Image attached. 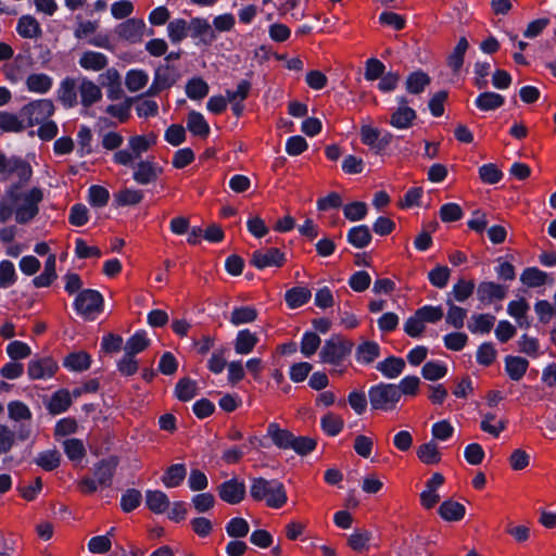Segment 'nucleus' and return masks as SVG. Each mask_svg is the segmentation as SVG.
I'll use <instances>...</instances> for the list:
<instances>
[{"label": "nucleus", "mask_w": 556, "mask_h": 556, "mask_svg": "<svg viewBox=\"0 0 556 556\" xmlns=\"http://www.w3.org/2000/svg\"><path fill=\"white\" fill-rule=\"evenodd\" d=\"M65 455L73 463L79 464L86 456V447L84 442L79 439L71 438L63 442Z\"/></svg>", "instance_id": "obj_48"}, {"label": "nucleus", "mask_w": 556, "mask_h": 556, "mask_svg": "<svg viewBox=\"0 0 556 556\" xmlns=\"http://www.w3.org/2000/svg\"><path fill=\"white\" fill-rule=\"evenodd\" d=\"M430 84L429 76L424 72H414L406 79V90L409 93L418 94Z\"/></svg>", "instance_id": "obj_57"}, {"label": "nucleus", "mask_w": 556, "mask_h": 556, "mask_svg": "<svg viewBox=\"0 0 556 556\" xmlns=\"http://www.w3.org/2000/svg\"><path fill=\"white\" fill-rule=\"evenodd\" d=\"M72 404V397L67 390L61 389L51 396L48 409L50 413L58 415L64 413Z\"/></svg>", "instance_id": "obj_47"}, {"label": "nucleus", "mask_w": 556, "mask_h": 556, "mask_svg": "<svg viewBox=\"0 0 556 556\" xmlns=\"http://www.w3.org/2000/svg\"><path fill=\"white\" fill-rule=\"evenodd\" d=\"M506 425L507 421L505 419H496L495 414L485 413L482 416L480 428L482 431L497 438L506 429Z\"/></svg>", "instance_id": "obj_46"}, {"label": "nucleus", "mask_w": 556, "mask_h": 556, "mask_svg": "<svg viewBox=\"0 0 556 556\" xmlns=\"http://www.w3.org/2000/svg\"><path fill=\"white\" fill-rule=\"evenodd\" d=\"M31 65L29 56L24 54H17L14 60L2 66V72L7 80L12 84L21 81Z\"/></svg>", "instance_id": "obj_14"}, {"label": "nucleus", "mask_w": 556, "mask_h": 556, "mask_svg": "<svg viewBox=\"0 0 556 556\" xmlns=\"http://www.w3.org/2000/svg\"><path fill=\"white\" fill-rule=\"evenodd\" d=\"M78 92L80 98V103L85 108H89L92 104L97 103L102 98V91L100 86L88 78H83L78 85Z\"/></svg>", "instance_id": "obj_18"}, {"label": "nucleus", "mask_w": 556, "mask_h": 556, "mask_svg": "<svg viewBox=\"0 0 556 556\" xmlns=\"http://www.w3.org/2000/svg\"><path fill=\"white\" fill-rule=\"evenodd\" d=\"M187 129L194 136L206 137L210 134V126L204 116L197 111H191L187 117Z\"/></svg>", "instance_id": "obj_41"}, {"label": "nucleus", "mask_w": 556, "mask_h": 556, "mask_svg": "<svg viewBox=\"0 0 556 556\" xmlns=\"http://www.w3.org/2000/svg\"><path fill=\"white\" fill-rule=\"evenodd\" d=\"M495 317L491 314H475L468 323V329L472 333H489L493 328Z\"/></svg>", "instance_id": "obj_42"}, {"label": "nucleus", "mask_w": 556, "mask_h": 556, "mask_svg": "<svg viewBox=\"0 0 556 556\" xmlns=\"http://www.w3.org/2000/svg\"><path fill=\"white\" fill-rule=\"evenodd\" d=\"M187 469L184 464H174L169 466L162 477L163 484L168 488H177L185 480Z\"/></svg>", "instance_id": "obj_36"}, {"label": "nucleus", "mask_w": 556, "mask_h": 556, "mask_svg": "<svg viewBox=\"0 0 556 556\" xmlns=\"http://www.w3.org/2000/svg\"><path fill=\"white\" fill-rule=\"evenodd\" d=\"M25 84L29 92L45 94L52 88L53 79L45 73H36L28 75Z\"/></svg>", "instance_id": "obj_24"}, {"label": "nucleus", "mask_w": 556, "mask_h": 556, "mask_svg": "<svg viewBox=\"0 0 556 556\" xmlns=\"http://www.w3.org/2000/svg\"><path fill=\"white\" fill-rule=\"evenodd\" d=\"M346 239L353 247L363 249L370 243L371 235L366 225H359L349 230Z\"/></svg>", "instance_id": "obj_43"}, {"label": "nucleus", "mask_w": 556, "mask_h": 556, "mask_svg": "<svg viewBox=\"0 0 556 556\" xmlns=\"http://www.w3.org/2000/svg\"><path fill=\"white\" fill-rule=\"evenodd\" d=\"M257 342L258 338L254 332L249 329L239 330L233 341L235 352L238 355H248L254 350Z\"/></svg>", "instance_id": "obj_23"}, {"label": "nucleus", "mask_w": 556, "mask_h": 556, "mask_svg": "<svg viewBox=\"0 0 556 556\" xmlns=\"http://www.w3.org/2000/svg\"><path fill=\"white\" fill-rule=\"evenodd\" d=\"M320 428L325 434L337 437L344 428V419L333 412H328L320 418Z\"/></svg>", "instance_id": "obj_31"}, {"label": "nucleus", "mask_w": 556, "mask_h": 556, "mask_svg": "<svg viewBox=\"0 0 556 556\" xmlns=\"http://www.w3.org/2000/svg\"><path fill=\"white\" fill-rule=\"evenodd\" d=\"M198 392L197 381L189 378L180 379L175 387V395L179 401L188 402L192 400Z\"/></svg>", "instance_id": "obj_54"}, {"label": "nucleus", "mask_w": 556, "mask_h": 556, "mask_svg": "<svg viewBox=\"0 0 556 556\" xmlns=\"http://www.w3.org/2000/svg\"><path fill=\"white\" fill-rule=\"evenodd\" d=\"M377 370L388 379L397 378L405 368V362L401 357L390 356L377 364Z\"/></svg>", "instance_id": "obj_26"}, {"label": "nucleus", "mask_w": 556, "mask_h": 556, "mask_svg": "<svg viewBox=\"0 0 556 556\" xmlns=\"http://www.w3.org/2000/svg\"><path fill=\"white\" fill-rule=\"evenodd\" d=\"M35 463L42 469L51 471L60 465V454L55 450L41 452L35 458Z\"/></svg>", "instance_id": "obj_60"}, {"label": "nucleus", "mask_w": 556, "mask_h": 556, "mask_svg": "<svg viewBox=\"0 0 556 556\" xmlns=\"http://www.w3.org/2000/svg\"><path fill=\"white\" fill-rule=\"evenodd\" d=\"M208 85L201 77H193L186 84V93L191 100H201L208 93Z\"/></svg>", "instance_id": "obj_55"}, {"label": "nucleus", "mask_w": 556, "mask_h": 556, "mask_svg": "<svg viewBox=\"0 0 556 556\" xmlns=\"http://www.w3.org/2000/svg\"><path fill=\"white\" fill-rule=\"evenodd\" d=\"M58 369L56 363L50 357L31 359L28 363V376L30 379H49Z\"/></svg>", "instance_id": "obj_16"}, {"label": "nucleus", "mask_w": 556, "mask_h": 556, "mask_svg": "<svg viewBox=\"0 0 556 556\" xmlns=\"http://www.w3.org/2000/svg\"><path fill=\"white\" fill-rule=\"evenodd\" d=\"M529 362L520 356L508 355L505 357V371L513 381H519L526 375Z\"/></svg>", "instance_id": "obj_25"}, {"label": "nucleus", "mask_w": 556, "mask_h": 556, "mask_svg": "<svg viewBox=\"0 0 556 556\" xmlns=\"http://www.w3.org/2000/svg\"><path fill=\"white\" fill-rule=\"evenodd\" d=\"M146 504L154 514H163L169 508L167 495L160 490H148L146 492Z\"/></svg>", "instance_id": "obj_27"}, {"label": "nucleus", "mask_w": 556, "mask_h": 556, "mask_svg": "<svg viewBox=\"0 0 556 556\" xmlns=\"http://www.w3.org/2000/svg\"><path fill=\"white\" fill-rule=\"evenodd\" d=\"M110 200V192L106 188L92 185L88 189V202L93 207H104Z\"/></svg>", "instance_id": "obj_58"}, {"label": "nucleus", "mask_w": 556, "mask_h": 556, "mask_svg": "<svg viewBox=\"0 0 556 556\" xmlns=\"http://www.w3.org/2000/svg\"><path fill=\"white\" fill-rule=\"evenodd\" d=\"M117 458L109 457L97 463L93 467V477L101 485L108 488L112 484V480L117 467Z\"/></svg>", "instance_id": "obj_17"}, {"label": "nucleus", "mask_w": 556, "mask_h": 556, "mask_svg": "<svg viewBox=\"0 0 556 556\" xmlns=\"http://www.w3.org/2000/svg\"><path fill=\"white\" fill-rule=\"evenodd\" d=\"M520 280L529 288H538L548 282V275L536 267H529L522 271Z\"/></svg>", "instance_id": "obj_45"}, {"label": "nucleus", "mask_w": 556, "mask_h": 556, "mask_svg": "<svg viewBox=\"0 0 556 556\" xmlns=\"http://www.w3.org/2000/svg\"><path fill=\"white\" fill-rule=\"evenodd\" d=\"M368 400L372 410L393 412L401 400L396 384L380 382L369 388Z\"/></svg>", "instance_id": "obj_3"}, {"label": "nucleus", "mask_w": 556, "mask_h": 556, "mask_svg": "<svg viewBox=\"0 0 556 556\" xmlns=\"http://www.w3.org/2000/svg\"><path fill=\"white\" fill-rule=\"evenodd\" d=\"M250 494L255 501H264L270 508H281L287 503L285 486L278 480L253 478L250 485Z\"/></svg>", "instance_id": "obj_1"}, {"label": "nucleus", "mask_w": 556, "mask_h": 556, "mask_svg": "<svg viewBox=\"0 0 556 556\" xmlns=\"http://www.w3.org/2000/svg\"><path fill=\"white\" fill-rule=\"evenodd\" d=\"M146 24L139 18H128L115 28L116 35L129 42H139L144 34Z\"/></svg>", "instance_id": "obj_15"}, {"label": "nucleus", "mask_w": 556, "mask_h": 556, "mask_svg": "<svg viewBox=\"0 0 556 556\" xmlns=\"http://www.w3.org/2000/svg\"><path fill=\"white\" fill-rule=\"evenodd\" d=\"M78 64L86 71L100 72L108 66L109 59L101 52L88 50L81 53Z\"/></svg>", "instance_id": "obj_20"}, {"label": "nucleus", "mask_w": 556, "mask_h": 556, "mask_svg": "<svg viewBox=\"0 0 556 556\" xmlns=\"http://www.w3.org/2000/svg\"><path fill=\"white\" fill-rule=\"evenodd\" d=\"M189 29L188 23L182 18H176L168 23L167 33L172 42H180L182 39L187 37V31Z\"/></svg>", "instance_id": "obj_59"}, {"label": "nucleus", "mask_w": 556, "mask_h": 556, "mask_svg": "<svg viewBox=\"0 0 556 556\" xmlns=\"http://www.w3.org/2000/svg\"><path fill=\"white\" fill-rule=\"evenodd\" d=\"M90 355L83 351L68 354L63 362V366L71 371L87 370L90 367Z\"/></svg>", "instance_id": "obj_38"}, {"label": "nucleus", "mask_w": 556, "mask_h": 556, "mask_svg": "<svg viewBox=\"0 0 556 556\" xmlns=\"http://www.w3.org/2000/svg\"><path fill=\"white\" fill-rule=\"evenodd\" d=\"M417 113L408 105L397 106L391 114L389 124L396 129H408L413 126Z\"/></svg>", "instance_id": "obj_19"}, {"label": "nucleus", "mask_w": 556, "mask_h": 556, "mask_svg": "<svg viewBox=\"0 0 556 556\" xmlns=\"http://www.w3.org/2000/svg\"><path fill=\"white\" fill-rule=\"evenodd\" d=\"M149 81V74L143 70H129L125 77L126 88L130 92L141 90Z\"/></svg>", "instance_id": "obj_49"}, {"label": "nucleus", "mask_w": 556, "mask_h": 556, "mask_svg": "<svg viewBox=\"0 0 556 556\" xmlns=\"http://www.w3.org/2000/svg\"><path fill=\"white\" fill-rule=\"evenodd\" d=\"M417 457L426 465H435L441 462V453L438 444L431 440L426 442L417 448Z\"/></svg>", "instance_id": "obj_40"}, {"label": "nucleus", "mask_w": 556, "mask_h": 556, "mask_svg": "<svg viewBox=\"0 0 556 556\" xmlns=\"http://www.w3.org/2000/svg\"><path fill=\"white\" fill-rule=\"evenodd\" d=\"M78 87L74 78H64L58 89V99L65 108H74L77 104Z\"/></svg>", "instance_id": "obj_21"}, {"label": "nucleus", "mask_w": 556, "mask_h": 556, "mask_svg": "<svg viewBox=\"0 0 556 556\" xmlns=\"http://www.w3.org/2000/svg\"><path fill=\"white\" fill-rule=\"evenodd\" d=\"M23 115L27 117L29 125H38L54 113V104L49 99H40L25 105L22 111Z\"/></svg>", "instance_id": "obj_11"}, {"label": "nucleus", "mask_w": 556, "mask_h": 556, "mask_svg": "<svg viewBox=\"0 0 556 556\" xmlns=\"http://www.w3.org/2000/svg\"><path fill=\"white\" fill-rule=\"evenodd\" d=\"M249 531L250 526L242 517H233L226 525V532L231 538H244Z\"/></svg>", "instance_id": "obj_61"}, {"label": "nucleus", "mask_w": 556, "mask_h": 556, "mask_svg": "<svg viewBox=\"0 0 556 556\" xmlns=\"http://www.w3.org/2000/svg\"><path fill=\"white\" fill-rule=\"evenodd\" d=\"M380 355V346L375 341H364L355 353V358L361 364H370Z\"/></svg>", "instance_id": "obj_37"}, {"label": "nucleus", "mask_w": 556, "mask_h": 556, "mask_svg": "<svg viewBox=\"0 0 556 556\" xmlns=\"http://www.w3.org/2000/svg\"><path fill=\"white\" fill-rule=\"evenodd\" d=\"M477 295L481 302L491 303L494 300H503L506 296V288L493 281H483L478 286Z\"/></svg>", "instance_id": "obj_22"}, {"label": "nucleus", "mask_w": 556, "mask_h": 556, "mask_svg": "<svg viewBox=\"0 0 556 556\" xmlns=\"http://www.w3.org/2000/svg\"><path fill=\"white\" fill-rule=\"evenodd\" d=\"M286 262L285 253L277 248L256 250L252 254L251 263L258 269L266 267H281Z\"/></svg>", "instance_id": "obj_13"}, {"label": "nucleus", "mask_w": 556, "mask_h": 556, "mask_svg": "<svg viewBox=\"0 0 556 556\" xmlns=\"http://www.w3.org/2000/svg\"><path fill=\"white\" fill-rule=\"evenodd\" d=\"M177 80V74L174 67L168 64L160 65L154 73L153 81L149 87L147 94L156 96L162 90L172 87Z\"/></svg>", "instance_id": "obj_12"}, {"label": "nucleus", "mask_w": 556, "mask_h": 556, "mask_svg": "<svg viewBox=\"0 0 556 556\" xmlns=\"http://www.w3.org/2000/svg\"><path fill=\"white\" fill-rule=\"evenodd\" d=\"M451 276V270L447 266L438 265L428 273V279L430 283L439 289H443L447 286Z\"/></svg>", "instance_id": "obj_62"}, {"label": "nucleus", "mask_w": 556, "mask_h": 556, "mask_svg": "<svg viewBox=\"0 0 556 556\" xmlns=\"http://www.w3.org/2000/svg\"><path fill=\"white\" fill-rule=\"evenodd\" d=\"M466 508L463 504L448 500L439 507V514L446 521H459L464 518Z\"/></svg>", "instance_id": "obj_33"}, {"label": "nucleus", "mask_w": 556, "mask_h": 556, "mask_svg": "<svg viewBox=\"0 0 556 556\" xmlns=\"http://www.w3.org/2000/svg\"><path fill=\"white\" fill-rule=\"evenodd\" d=\"M359 135L362 142L376 154H381L393 140V135L390 131H381L371 125H363Z\"/></svg>", "instance_id": "obj_8"}, {"label": "nucleus", "mask_w": 556, "mask_h": 556, "mask_svg": "<svg viewBox=\"0 0 556 556\" xmlns=\"http://www.w3.org/2000/svg\"><path fill=\"white\" fill-rule=\"evenodd\" d=\"M257 317V312L252 306H237L230 314L229 321L233 326H240L243 324H251Z\"/></svg>", "instance_id": "obj_52"}, {"label": "nucleus", "mask_w": 556, "mask_h": 556, "mask_svg": "<svg viewBox=\"0 0 556 556\" xmlns=\"http://www.w3.org/2000/svg\"><path fill=\"white\" fill-rule=\"evenodd\" d=\"M130 167L132 168V179L141 186L155 182L163 174V167L154 161V157L136 161Z\"/></svg>", "instance_id": "obj_7"}, {"label": "nucleus", "mask_w": 556, "mask_h": 556, "mask_svg": "<svg viewBox=\"0 0 556 556\" xmlns=\"http://www.w3.org/2000/svg\"><path fill=\"white\" fill-rule=\"evenodd\" d=\"M17 199L14 202L15 220L18 224H27L39 213V204L43 200V192L37 187L25 192L17 190Z\"/></svg>", "instance_id": "obj_4"}, {"label": "nucleus", "mask_w": 556, "mask_h": 556, "mask_svg": "<svg viewBox=\"0 0 556 556\" xmlns=\"http://www.w3.org/2000/svg\"><path fill=\"white\" fill-rule=\"evenodd\" d=\"M217 493L223 502L229 505H237L241 503L245 497V483L243 480H240L237 477H232L231 479L222 482L217 486Z\"/></svg>", "instance_id": "obj_10"}, {"label": "nucleus", "mask_w": 556, "mask_h": 556, "mask_svg": "<svg viewBox=\"0 0 556 556\" xmlns=\"http://www.w3.org/2000/svg\"><path fill=\"white\" fill-rule=\"evenodd\" d=\"M189 29L191 30V36L194 38H202L203 40L207 38L210 41L215 39L214 29L205 18H192L189 24Z\"/></svg>", "instance_id": "obj_50"}, {"label": "nucleus", "mask_w": 556, "mask_h": 556, "mask_svg": "<svg viewBox=\"0 0 556 556\" xmlns=\"http://www.w3.org/2000/svg\"><path fill=\"white\" fill-rule=\"evenodd\" d=\"M156 143L154 134L136 135L128 138L127 147L115 151L113 162L122 166H134V162L141 160L143 153L148 152Z\"/></svg>", "instance_id": "obj_2"}, {"label": "nucleus", "mask_w": 556, "mask_h": 556, "mask_svg": "<svg viewBox=\"0 0 556 556\" xmlns=\"http://www.w3.org/2000/svg\"><path fill=\"white\" fill-rule=\"evenodd\" d=\"M469 47L466 37H460L453 51L447 56V65L453 73H458L464 64V58Z\"/></svg>", "instance_id": "obj_35"}, {"label": "nucleus", "mask_w": 556, "mask_h": 556, "mask_svg": "<svg viewBox=\"0 0 556 556\" xmlns=\"http://www.w3.org/2000/svg\"><path fill=\"white\" fill-rule=\"evenodd\" d=\"M150 345V339L144 330L136 331L129 337L124 345V352L126 354L136 356L143 352Z\"/></svg>", "instance_id": "obj_29"}, {"label": "nucleus", "mask_w": 556, "mask_h": 556, "mask_svg": "<svg viewBox=\"0 0 556 556\" xmlns=\"http://www.w3.org/2000/svg\"><path fill=\"white\" fill-rule=\"evenodd\" d=\"M267 435L277 447L283 450L290 448L293 434L286 429H281L276 422L268 425Z\"/></svg>", "instance_id": "obj_39"}, {"label": "nucleus", "mask_w": 556, "mask_h": 556, "mask_svg": "<svg viewBox=\"0 0 556 556\" xmlns=\"http://www.w3.org/2000/svg\"><path fill=\"white\" fill-rule=\"evenodd\" d=\"M446 304L448 306L445 316L446 324L456 329L463 328L465 319L467 317V311L460 306L455 305L451 299L446 300Z\"/></svg>", "instance_id": "obj_53"}, {"label": "nucleus", "mask_w": 556, "mask_h": 556, "mask_svg": "<svg viewBox=\"0 0 556 556\" xmlns=\"http://www.w3.org/2000/svg\"><path fill=\"white\" fill-rule=\"evenodd\" d=\"M17 34L23 38H37L41 35V28L38 21L31 15H23L16 25Z\"/></svg>", "instance_id": "obj_30"}, {"label": "nucleus", "mask_w": 556, "mask_h": 556, "mask_svg": "<svg viewBox=\"0 0 556 556\" xmlns=\"http://www.w3.org/2000/svg\"><path fill=\"white\" fill-rule=\"evenodd\" d=\"M447 374L446 365L441 361H429L421 369V375L426 380L437 381Z\"/></svg>", "instance_id": "obj_56"}, {"label": "nucleus", "mask_w": 556, "mask_h": 556, "mask_svg": "<svg viewBox=\"0 0 556 556\" xmlns=\"http://www.w3.org/2000/svg\"><path fill=\"white\" fill-rule=\"evenodd\" d=\"M0 175L10 177L16 175L20 181H28L33 175V169L26 161L21 157H7L0 153Z\"/></svg>", "instance_id": "obj_9"}, {"label": "nucleus", "mask_w": 556, "mask_h": 556, "mask_svg": "<svg viewBox=\"0 0 556 556\" xmlns=\"http://www.w3.org/2000/svg\"><path fill=\"white\" fill-rule=\"evenodd\" d=\"M353 343L340 337L326 340L319 352L320 362L333 367L340 366L352 352Z\"/></svg>", "instance_id": "obj_6"}, {"label": "nucleus", "mask_w": 556, "mask_h": 556, "mask_svg": "<svg viewBox=\"0 0 556 556\" xmlns=\"http://www.w3.org/2000/svg\"><path fill=\"white\" fill-rule=\"evenodd\" d=\"M479 178L484 184L494 185L503 178V173L495 164L488 163L479 167Z\"/></svg>", "instance_id": "obj_64"}, {"label": "nucleus", "mask_w": 556, "mask_h": 556, "mask_svg": "<svg viewBox=\"0 0 556 556\" xmlns=\"http://www.w3.org/2000/svg\"><path fill=\"white\" fill-rule=\"evenodd\" d=\"M74 308L83 318L93 320L102 312L103 296L93 289L83 290L75 298Z\"/></svg>", "instance_id": "obj_5"}, {"label": "nucleus", "mask_w": 556, "mask_h": 556, "mask_svg": "<svg viewBox=\"0 0 556 556\" xmlns=\"http://www.w3.org/2000/svg\"><path fill=\"white\" fill-rule=\"evenodd\" d=\"M312 293L306 287H293L285 294V300L290 308H298L308 302Z\"/></svg>", "instance_id": "obj_44"}, {"label": "nucleus", "mask_w": 556, "mask_h": 556, "mask_svg": "<svg viewBox=\"0 0 556 556\" xmlns=\"http://www.w3.org/2000/svg\"><path fill=\"white\" fill-rule=\"evenodd\" d=\"M56 257L54 254H50L45 263L43 271L34 278L33 282L37 288L49 287L56 278Z\"/></svg>", "instance_id": "obj_34"}, {"label": "nucleus", "mask_w": 556, "mask_h": 556, "mask_svg": "<svg viewBox=\"0 0 556 556\" xmlns=\"http://www.w3.org/2000/svg\"><path fill=\"white\" fill-rule=\"evenodd\" d=\"M17 199V186H11L0 201V223H5L15 215L14 202Z\"/></svg>", "instance_id": "obj_32"}, {"label": "nucleus", "mask_w": 556, "mask_h": 556, "mask_svg": "<svg viewBox=\"0 0 556 556\" xmlns=\"http://www.w3.org/2000/svg\"><path fill=\"white\" fill-rule=\"evenodd\" d=\"M118 206H130L139 204L143 199V191L135 188H124L114 194Z\"/></svg>", "instance_id": "obj_51"}, {"label": "nucleus", "mask_w": 556, "mask_h": 556, "mask_svg": "<svg viewBox=\"0 0 556 556\" xmlns=\"http://www.w3.org/2000/svg\"><path fill=\"white\" fill-rule=\"evenodd\" d=\"M505 103V98L493 91H484L480 93L476 100L475 105L483 112L494 111Z\"/></svg>", "instance_id": "obj_28"}, {"label": "nucleus", "mask_w": 556, "mask_h": 556, "mask_svg": "<svg viewBox=\"0 0 556 556\" xmlns=\"http://www.w3.org/2000/svg\"><path fill=\"white\" fill-rule=\"evenodd\" d=\"M475 282L472 280L459 279L452 289L450 295L457 302H465L473 292Z\"/></svg>", "instance_id": "obj_63"}]
</instances>
